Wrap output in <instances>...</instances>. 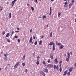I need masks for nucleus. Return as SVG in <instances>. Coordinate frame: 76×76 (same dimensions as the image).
Wrapping results in <instances>:
<instances>
[{
    "instance_id": "ea45409f",
    "label": "nucleus",
    "mask_w": 76,
    "mask_h": 76,
    "mask_svg": "<svg viewBox=\"0 0 76 76\" xmlns=\"http://www.w3.org/2000/svg\"><path fill=\"white\" fill-rule=\"evenodd\" d=\"M37 44V41H36L34 43V44L35 45H36Z\"/></svg>"
},
{
    "instance_id": "39448f33",
    "label": "nucleus",
    "mask_w": 76,
    "mask_h": 76,
    "mask_svg": "<svg viewBox=\"0 0 76 76\" xmlns=\"http://www.w3.org/2000/svg\"><path fill=\"white\" fill-rule=\"evenodd\" d=\"M73 3H70L69 5V9H70V8H71V6H72V5H73Z\"/></svg>"
},
{
    "instance_id": "69168bd1",
    "label": "nucleus",
    "mask_w": 76,
    "mask_h": 76,
    "mask_svg": "<svg viewBox=\"0 0 76 76\" xmlns=\"http://www.w3.org/2000/svg\"><path fill=\"white\" fill-rule=\"evenodd\" d=\"M44 65L45 66H46V63H45V64H44Z\"/></svg>"
},
{
    "instance_id": "9b49d317",
    "label": "nucleus",
    "mask_w": 76,
    "mask_h": 76,
    "mask_svg": "<svg viewBox=\"0 0 76 76\" xmlns=\"http://www.w3.org/2000/svg\"><path fill=\"white\" fill-rule=\"evenodd\" d=\"M55 61L56 64L58 63V61H57V59L56 58L55 59Z\"/></svg>"
},
{
    "instance_id": "f704fd0d",
    "label": "nucleus",
    "mask_w": 76,
    "mask_h": 76,
    "mask_svg": "<svg viewBox=\"0 0 76 76\" xmlns=\"http://www.w3.org/2000/svg\"><path fill=\"white\" fill-rule=\"evenodd\" d=\"M7 41L8 42H10V40L9 39H7Z\"/></svg>"
},
{
    "instance_id": "bb28decb",
    "label": "nucleus",
    "mask_w": 76,
    "mask_h": 76,
    "mask_svg": "<svg viewBox=\"0 0 76 76\" xmlns=\"http://www.w3.org/2000/svg\"><path fill=\"white\" fill-rule=\"evenodd\" d=\"M55 44L54 43H53V48H54L55 47Z\"/></svg>"
},
{
    "instance_id": "bf43d9fd",
    "label": "nucleus",
    "mask_w": 76,
    "mask_h": 76,
    "mask_svg": "<svg viewBox=\"0 0 76 76\" xmlns=\"http://www.w3.org/2000/svg\"><path fill=\"white\" fill-rule=\"evenodd\" d=\"M74 66H75V67H76V63H75V64H74Z\"/></svg>"
},
{
    "instance_id": "2eb2a0df",
    "label": "nucleus",
    "mask_w": 76,
    "mask_h": 76,
    "mask_svg": "<svg viewBox=\"0 0 76 76\" xmlns=\"http://www.w3.org/2000/svg\"><path fill=\"white\" fill-rule=\"evenodd\" d=\"M56 69L57 70H59V68L58 67V65H57L56 66Z\"/></svg>"
},
{
    "instance_id": "c03bdc74",
    "label": "nucleus",
    "mask_w": 76,
    "mask_h": 76,
    "mask_svg": "<svg viewBox=\"0 0 76 76\" xmlns=\"http://www.w3.org/2000/svg\"><path fill=\"white\" fill-rule=\"evenodd\" d=\"M59 67H60V68H61V64H60V65H59Z\"/></svg>"
},
{
    "instance_id": "a18cd8bd",
    "label": "nucleus",
    "mask_w": 76,
    "mask_h": 76,
    "mask_svg": "<svg viewBox=\"0 0 76 76\" xmlns=\"http://www.w3.org/2000/svg\"><path fill=\"white\" fill-rule=\"evenodd\" d=\"M33 37L34 39H35V36H34Z\"/></svg>"
},
{
    "instance_id": "680f3d73",
    "label": "nucleus",
    "mask_w": 76,
    "mask_h": 76,
    "mask_svg": "<svg viewBox=\"0 0 76 76\" xmlns=\"http://www.w3.org/2000/svg\"><path fill=\"white\" fill-rule=\"evenodd\" d=\"M66 4H67V2H65L64 3V4H65V5H66Z\"/></svg>"
},
{
    "instance_id": "c9c22d12",
    "label": "nucleus",
    "mask_w": 76,
    "mask_h": 76,
    "mask_svg": "<svg viewBox=\"0 0 76 76\" xmlns=\"http://www.w3.org/2000/svg\"><path fill=\"white\" fill-rule=\"evenodd\" d=\"M67 75H70V72H69L67 73Z\"/></svg>"
},
{
    "instance_id": "4be33fe9",
    "label": "nucleus",
    "mask_w": 76,
    "mask_h": 76,
    "mask_svg": "<svg viewBox=\"0 0 76 76\" xmlns=\"http://www.w3.org/2000/svg\"><path fill=\"white\" fill-rule=\"evenodd\" d=\"M2 35H4L5 34V31H4L2 32Z\"/></svg>"
},
{
    "instance_id": "603ef678",
    "label": "nucleus",
    "mask_w": 76,
    "mask_h": 76,
    "mask_svg": "<svg viewBox=\"0 0 76 76\" xmlns=\"http://www.w3.org/2000/svg\"><path fill=\"white\" fill-rule=\"evenodd\" d=\"M42 37H41V38H44V36L43 35V36H42Z\"/></svg>"
},
{
    "instance_id": "5701e85b",
    "label": "nucleus",
    "mask_w": 76,
    "mask_h": 76,
    "mask_svg": "<svg viewBox=\"0 0 76 76\" xmlns=\"http://www.w3.org/2000/svg\"><path fill=\"white\" fill-rule=\"evenodd\" d=\"M50 38L52 37V32H51L50 34Z\"/></svg>"
},
{
    "instance_id": "774afa93",
    "label": "nucleus",
    "mask_w": 76,
    "mask_h": 76,
    "mask_svg": "<svg viewBox=\"0 0 76 76\" xmlns=\"http://www.w3.org/2000/svg\"><path fill=\"white\" fill-rule=\"evenodd\" d=\"M0 10V11H1V10H2V9H1Z\"/></svg>"
},
{
    "instance_id": "c756f323",
    "label": "nucleus",
    "mask_w": 76,
    "mask_h": 76,
    "mask_svg": "<svg viewBox=\"0 0 76 76\" xmlns=\"http://www.w3.org/2000/svg\"><path fill=\"white\" fill-rule=\"evenodd\" d=\"M22 66H25V63H23L22 64Z\"/></svg>"
},
{
    "instance_id": "f8f14e48",
    "label": "nucleus",
    "mask_w": 76,
    "mask_h": 76,
    "mask_svg": "<svg viewBox=\"0 0 76 76\" xmlns=\"http://www.w3.org/2000/svg\"><path fill=\"white\" fill-rule=\"evenodd\" d=\"M53 44V42H51L50 43L49 45H50L51 46V45H52Z\"/></svg>"
},
{
    "instance_id": "13d9d810",
    "label": "nucleus",
    "mask_w": 76,
    "mask_h": 76,
    "mask_svg": "<svg viewBox=\"0 0 76 76\" xmlns=\"http://www.w3.org/2000/svg\"><path fill=\"white\" fill-rule=\"evenodd\" d=\"M54 50H55V48H53V51H54Z\"/></svg>"
},
{
    "instance_id": "f257e3e1",
    "label": "nucleus",
    "mask_w": 76,
    "mask_h": 76,
    "mask_svg": "<svg viewBox=\"0 0 76 76\" xmlns=\"http://www.w3.org/2000/svg\"><path fill=\"white\" fill-rule=\"evenodd\" d=\"M47 67H51V68H52L53 67V65L52 64H48L47 65Z\"/></svg>"
},
{
    "instance_id": "8fccbe9b",
    "label": "nucleus",
    "mask_w": 76,
    "mask_h": 76,
    "mask_svg": "<svg viewBox=\"0 0 76 76\" xmlns=\"http://www.w3.org/2000/svg\"><path fill=\"white\" fill-rule=\"evenodd\" d=\"M67 5H65L64 6V7H67Z\"/></svg>"
},
{
    "instance_id": "6e6d98bb",
    "label": "nucleus",
    "mask_w": 76,
    "mask_h": 76,
    "mask_svg": "<svg viewBox=\"0 0 76 76\" xmlns=\"http://www.w3.org/2000/svg\"><path fill=\"white\" fill-rule=\"evenodd\" d=\"M42 73L43 75H45V73H44V72L43 71V72H42Z\"/></svg>"
},
{
    "instance_id": "423d86ee",
    "label": "nucleus",
    "mask_w": 76,
    "mask_h": 76,
    "mask_svg": "<svg viewBox=\"0 0 76 76\" xmlns=\"http://www.w3.org/2000/svg\"><path fill=\"white\" fill-rule=\"evenodd\" d=\"M67 73V70H66L65 71L64 73L63 74V76H65Z\"/></svg>"
},
{
    "instance_id": "6e6552de",
    "label": "nucleus",
    "mask_w": 76,
    "mask_h": 76,
    "mask_svg": "<svg viewBox=\"0 0 76 76\" xmlns=\"http://www.w3.org/2000/svg\"><path fill=\"white\" fill-rule=\"evenodd\" d=\"M50 57L51 59H53L54 58V57H53V54H51L50 55Z\"/></svg>"
},
{
    "instance_id": "393cba45",
    "label": "nucleus",
    "mask_w": 76,
    "mask_h": 76,
    "mask_svg": "<svg viewBox=\"0 0 76 76\" xmlns=\"http://www.w3.org/2000/svg\"><path fill=\"white\" fill-rule=\"evenodd\" d=\"M36 64H37V65H38L39 64V62L38 61H37V62L36 63Z\"/></svg>"
},
{
    "instance_id": "37998d69",
    "label": "nucleus",
    "mask_w": 76,
    "mask_h": 76,
    "mask_svg": "<svg viewBox=\"0 0 76 76\" xmlns=\"http://www.w3.org/2000/svg\"><path fill=\"white\" fill-rule=\"evenodd\" d=\"M44 18H45H45H46V16L45 15L43 16V19H44Z\"/></svg>"
},
{
    "instance_id": "72a5a7b5",
    "label": "nucleus",
    "mask_w": 76,
    "mask_h": 76,
    "mask_svg": "<svg viewBox=\"0 0 76 76\" xmlns=\"http://www.w3.org/2000/svg\"><path fill=\"white\" fill-rule=\"evenodd\" d=\"M17 65H16L15 66H14V68H15V69H16V68H17Z\"/></svg>"
},
{
    "instance_id": "4468645a",
    "label": "nucleus",
    "mask_w": 76,
    "mask_h": 76,
    "mask_svg": "<svg viewBox=\"0 0 76 76\" xmlns=\"http://www.w3.org/2000/svg\"><path fill=\"white\" fill-rule=\"evenodd\" d=\"M9 35H10L9 33H8L5 36L6 37H8L9 36Z\"/></svg>"
},
{
    "instance_id": "58836bf2",
    "label": "nucleus",
    "mask_w": 76,
    "mask_h": 76,
    "mask_svg": "<svg viewBox=\"0 0 76 76\" xmlns=\"http://www.w3.org/2000/svg\"><path fill=\"white\" fill-rule=\"evenodd\" d=\"M42 63L43 64H45V61H43Z\"/></svg>"
},
{
    "instance_id": "e2e57ef3",
    "label": "nucleus",
    "mask_w": 76,
    "mask_h": 76,
    "mask_svg": "<svg viewBox=\"0 0 76 76\" xmlns=\"http://www.w3.org/2000/svg\"><path fill=\"white\" fill-rule=\"evenodd\" d=\"M36 3H38V1H37V0H35Z\"/></svg>"
},
{
    "instance_id": "b1692460",
    "label": "nucleus",
    "mask_w": 76,
    "mask_h": 76,
    "mask_svg": "<svg viewBox=\"0 0 76 76\" xmlns=\"http://www.w3.org/2000/svg\"><path fill=\"white\" fill-rule=\"evenodd\" d=\"M71 2H72V3H73V4L75 2V0H72L71 1Z\"/></svg>"
},
{
    "instance_id": "f3484780",
    "label": "nucleus",
    "mask_w": 76,
    "mask_h": 76,
    "mask_svg": "<svg viewBox=\"0 0 76 76\" xmlns=\"http://www.w3.org/2000/svg\"><path fill=\"white\" fill-rule=\"evenodd\" d=\"M25 55H24L23 56V58H22V60H25Z\"/></svg>"
},
{
    "instance_id": "a211bd4d",
    "label": "nucleus",
    "mask_w": 76,
    "mask_h": 76,
    "mask_svg": "<svg viewBox=\"0 0 76 76\" xmlns=\"http://www.w3.org/2000/svg\"><path fill=\"white\" fill-rule=\"evenodd\" d=\"M42 40H40L39 42V45H41L42 44Z\"/></svg>"
},
{
    "instance_id": "ddd939ff",
    "label": "nucleus",
    "mask_w": 76,
    "mask_h": 76,
    "mask_svg": "<svg viewBox=\"0 0 76 76\" xmlns=\"http://www.w3.org/2000/svg\"><path fill=\"white\" fill-rule=\"evenodd\" d=\"M66 60L67 62H69V58H66Z\"/></svg>"
},
{
    "instance_id": "9d476101",
    "label": "nucleus",
    "mask_w": 76,
    "mask_h": 76,
    "mask_svg": "<svg viewBox=\"0 0 76 76\" xmlns=\"http://www.w3.org/2000/svg\"><path fill=\"white\" fill-rule=\"evenodd\" d=\"M67 54H68V57L70 58V53L69 52H68Z\"/></svg>"
},
{
    "instance_id": "338daca9",
    "label": "nucleus",
    "mask_w": 76,
    "mask_h": 76,
    "mask_svg": "<svg viewBox=\"0 0 76 76\" xmlns=\"http://www.w3.org/2000/svg\"><path fill=\"white\" fill-rule=\"evenodd\" d=\"M51 1L53 2L54 1V0H51Z\"/></svg>"
},
{
    "instance_id": "a19ab883",
    "label": "nucleus",
    "mask_w": 76,
    "mask_h": 76,
    "mask_svg": "<svg viewBox=\"0 0 76 76\" xmlns=\"http://www.w3.org/2000/svg\"><path fill=\"white\" fill-rule=\"evenodd\" d=\"M7 55H8L7 54H4V56L5 57H6V56H7Z\"/></svg>"
},
{
    "instance_id": "3c124183",
    "label": "nucleus",
    "mask_w": 76,
    "mask_h": 76,
    "mask_svg": "<svg viewBox=\"0 0 76 76\" xmlns=\"http://www.w3.org/2000/svg\"><path fill=\"white\" fill-rule=\"evenodd\" d=\"M20 30V28H17V30Z\"/></svg>"
},
{
    "instance_id": "cd10ccee",
    "label": "nucleus",
    "mask_w": 76,
    "mask_h": 76,
    "mask_svg": "<svg viewBox=\"0 0 76 76\" xmlns=\"http://www.w3.org/2000/svg\"><path fill=\"white\" fill-rule=\"evenodd\" d=\"M40 58L39 56H38L37 58V61H38L39 60V58Z\"/></svg>"
},
{
    "instance_id": "5fc2aeb1",
    "label": "nucleus",
    "mask_w": 76,
    "mask_h": 76,
    "mask_svg": "<svg viewBox=\"0 0 76 76\" xmlns=\"http://www.w3.org/2000/svg\"><path fill=\"white\" fill-rule=\"evenodd\" d=\"M27 5L28 6V7H29V3H27Z\"/></svg>"
},
{
    "instance_id": "dca6fc26",
    "label": "nucleus",
    "mask_w": 76,
    "mask_h": 76,
    "mask_svg": "<svg viewBox=\"0 0 76 76\" xmlns=\"http://www.w3.org/2000/svg\"><path fill=\"white\" fill-rule=\"evenodd\" d=\"M60 15H61V13L58 12V16L59 18L60 16Z\"/></svg>"
},
{
    "instance_id": "20e7f679",
    "label": "nucleus",
    "mask_w": 76,
    "mask_h": 76,
    "mask_svg": "<svg viewBox=\"0 0 76 76\" xmlns=\"http://www.w3.org/2000/svg\"><path fill=\"white\" fill-rule=\"evenodd\" d=\"M17 0H14V1L11 2V4H12V6H13L15 4V2Z\"/></svg>"
},
{
    "instance_id": "4c0bfd02",
    "label": "nucleus",
    "mask_w": 76,
    "mask_h": 76,
    "mask_svg": "<svg viewBox=\"0 0 76 76\" xmlns=\"http://www.w3.org/2000/svg\"><path fill=\"white\" fill-rule=\"evenodd\" d=\"M62 61H61L59 62V64H61L62 63Z\"/></svg>"
},
{
    "instance_id": "e433bc0d",
    "label": "nucleus",
    "mask_w": 76,
    "mask_h": 76,
    "mask_svg": "<svg viewBox=\"0 0 76 76\" xmlns=\"http://www.w3.org/2000/svg\"><path fill=\"white\" fill-rule=\"evenodd\" d=\"M18 37L17 36L15 35L14 36V37L15 38H18Z\"/></svg>"
},
{
    "instance_id": "4d7b16f0",
    "label": "nucleus",
    "mask_w": 76,
    "mask_h": 76,
    "mask_svg": "<svg viewBox=\"0 0 76 76\" xmlns=\"http://www.w3.org/2000/svg\"><path fill=\"white\" fill-rule=\"evenodd\" d=\"M18 42H20V39H18Z\"/></svg>"
},
{
    "instance_id": "c85d7f7f",
    "label": "nucleus",
    "mask_w": 76,
    "mask_h": 76,
    "mask_svg": "<svg viewBox=\"0 0 76 76\" xmlns=\"http://www.w3.org/2000/svg\"><path fill=\"white\" fill-rule=\"evenodd\" d=\"M9 16H10V18H11V13H10Z\"/></svg>"
},
{
    "instance_id": "09e8293b",
    "label": "nucleus",
    "mask_w": 76,
    "mask_h": 76,
    "mask_svg": "<svg viewBox=\"0 0 76 76\" xmlns=\"http://www.w3.org/2000/svg\"><path fill=\"white\" fill-rule=\"evenodd\" d=\"M51 15V11H50V13H49V15Z\"/></svg>"
},
{
    "instance_id": "aec40b11",
    "label": "nucleus",
    "mask_w": 76,
    "mask_h": 76,
    "mask_svg": "<svg viewBox=\"0 0 76 76\" xmlns=\"http://www.w3.org/2000/svg\"><path fill=\"white\" fill-rule=\"evenodd\" d=\"M19 62H17V63L15 65L16 66H18V65H19Z\"/></svg>"
},
{
    "instance_id": "0eeeda50",
    "label": "nucleus",
    "mask_w": 76,
    "mask_h": 76,
    "mask_svg": "<svg viewBox=\"0 0 76 76\" xmlns=\"http://www.w3.org/2000/svg\"><path fill=\"white\" fill-rule=\"evenodd\" d=\"M43 71L44 72H45L46 73L48 72V69H47V68H45Z\"/></svg>"
},
{
    "instance_id": "2f4dec72",
    "label": "nucleus",
    "mask_w": 76,
    "mask_h": 76,
    "mask_svg": "<svg viewBox=\"0 0 76 76\" xmlns=\"http://www.w3.org/2000/svg\"><path fill=\"white\" fill-rule=\"evenodd\" d=\"M50 12H51V11H52V9H51V7H50Z\"/></svg>"
},
{
    "instance_id": "de8ad7c7",
    "label": "nucleus",
    "mask_w": 76,
    "mask_h": 76,
    "mask_svg": "<svg viewBox=\"0 0 76 76\" xmlns=\"http://www.w3.org/2000/svg\"><path fill=\"white\" fill-rule=\"evenodd\" d=\"M32 32V29H31L30 31V32Z\"/></svg>"
},
{
    "instance_id": "1a4fd4ad",
    "label": "nucleus",
    "mask_w": 76,
    "mask_h": 76,
    "mask_svg": "<svg viewBox=\"0 0 76 76\" xmlns=\"http://www.w3.org/2000/svg\"><path fill=\"white\" fill-rule=\"evenodd\" d=\"M73 67H71L69 69V72H72V70H73Z\"/></svg>"
},
{
    "instance_id": "7ed1b4c3",
    "label": "nucleus",
    "mask_w": 76,
    "mask_h": 76,
    "mask_svg": "<svg viewBox=\"0 0 76 76\" xmlns=\"http://www.w3.org/2000/svg\"><path fill=\"white\" fill-rule=\"evenodd\" d=\"M29 42L33 44V42H32V37H31L30 39Z\"/></svg>"
},
{
    "instance_id": "f03ea898",
    "label": "nucleus",
    "mask_w": 76,
    "mask_h": 76,
    "mask_svg": "<svg viewBox=\"0 0 76 76\" xmlns=\"http://www.w3.org/2000/svg\"><path fill=\"white\" fill-rule=\"evenodd\" d=\"M58 46L61 45V46H60V48H63V47H64V46H63V45H62L61 44V43H58Z\"/></svg>"
},
{
    "instance_id": "052dcab7",
    "label": "nucleus",
    "mask_w": 76,
    "mask_h": 76,
    "mask_svg": "<svg viewBox=\"0 0 76 76\" xmlns=\"http://www.w3.org/2000/svg\"><path fill=\"white\" fill-rule=\"evenodd\" d=\"M72 51L70 52L71 55H72Z\"/></svg>"
},
{
    "instance_id": "0e129e2a",
    "label": "nucleus",
    "mask_w": 76,
    "mask_h": 76,
    "mask_svg": "<svg viewBox=\"0 0 76 76\" xmlns=\"http://www.w3.org/2000/svg\"><path fill=\"white\" fill-rule=\"evenodd\" d=\"M67 1L68 3H70V1H69V0H68Z\"/></svg>"
},
{
    "instance_id": "49530a36",
    "label": "nucleus",
    "mask_w": 76,
    "mask_h": 76,
    "mask_svg": "<svg viewBox=\"0 0 76 76\" xmlns=\"http://www.w3.org/2000/svg\"><path fill=\"white\" fill-rule=\"evenodd\" d=\"M25 72L26 73H27V72H28V70H27V69H26Z\"/></svg>"
},
{
    "instance_id": "473e14b6",
    "label": "nucleus",
    "mask_w": 76,
    "mask_h": 76,
    "mask_svg": "<svg viewBox=\"0 0 76 76\" xmlns=\"http://www.w3.org/2000/svg\"><path fill=\"white\" fill-rule=\"evenodd\" d=\"M14 33V31H13L12 32V34L11 35V36H12L13 35V34Z\"/></svg>"
},
{
    "instance_id": "6ab92c4d",
    "label": "nucleus",
    "mask_w": 76,
    "mask_h": 76,
    "mask_svg": "<svg viewBox=\"0 0 76 76\" xmlns=\"http://www.w3.org/2000/svg\"><path fill=\"white\" fill-rule=\"evenodd\" d=\"M50 61H51V60L50 59H48L47 61V62L49 63H50Z\"/></svg>"
},
{
    "instance_id": "79ce46f5",
    "label": "nucleus",
    "mask_w": 76,
    "mask_h": 76,
    "mask_svg": "<svg viewBox=\"0 0 76 76\" xmlns=\"http://www.w3.org/2000/svg\"><path fill=\"white\" fill-rule=\"evenodd\" d=\"M56 45H58V42L57 41H56Z\"/></svg>"
},
{
    "instance_id": "864d4df0",
    "label": "nucleus",
    "mask_w": 76,
    "mask_h": 76,
    "mask_svg": "<svg viewBox=\"0 0 76 76\" xmlns=\"http://www.w3.org/2000/svg\"><path fill=\"white\" fill-rule=\"evenodd\" d=\"M15 32H19V31H15Z\"/></svg>"
},
{
    "instance_id": "7c9ffc66",
    "label": "nucleus",
    "mask_w": 76,
    "mask_h": 76,
    "mask_svg": "<svg viewBox=\"0 0 76 76\" xmlns=\"http://www.w3.org/2000/svg\"><path fill=\"white\" fill-rule=\"evenodd\" d=\"M59 71L60 72H61L62 71V68H60Z\"/></svg>"
},
{
    "instance_id": "412c9836",
    "label": "nucleus",
    "mask_w": 76,
    "mask_h": 76,
    "mask_svg": "<svg viewBox=\"0 0 76 76\" xmlns=\"http://www.w3.org/2000/svg\"><path fill=\"white\" fill-rule=\"evenodd\" d=\"M31 9L32 10V11H34V7H31Z\"/></svg>"
},
{
    "instance_id": "a878e982",
    "label": "nucleus",
    "mask_w": 76,
    "mask_h": 76,
    "mask_svg": "<svg viewBox=\"0 0 76 76\" xmlns=\"http://www.w3.org/2000/svg\"><path fill=\"white\" fill-rule=\"evenodd\" d=\"M53 68L55 70V69H56V65H54L53 66Z\"/></svg>"
}]
</instances>
